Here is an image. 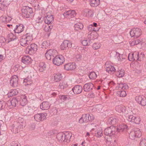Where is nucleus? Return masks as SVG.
<instances>
[{
	"mask_svg": "<svg viewBox=\"0 0 146 146\" xmlns=\"http://www.w3.org/2000/svg\"><path fill=\"white\" fill-rule=\"evenodd\" d=\"M134 53H129L128 55V59L130 61H134Z\"/></svg>",
	"mask_w": 146,
	"mask_h": 146,
	"instance_id": "3c124183",
	"label": "nucleus"
},
{
	"mask_svg": "<svg viewBox=\"0 0 146 146\" xmlns=\"http://www.w3.org/2000/svg\"><path fill=\"white\" fill-rule=\"evenodd\" d=\"M51 113L53 114H56L57 113V110L55 107H54L51 110Z\"/></svg>",
	"mask_w": 146,
	"mask_h": 146,
	"instance_id": "4d7b16f0",
	"label": "nucleus"
},
{
	"mask_svg": "<svg viewBox=\"0 0 146 146\" xmlns=\"http://www.w3.org/2000/svg\"><path fill=\"white\" fill-rule=\"evenodd\" d=\"M99 3L100 0H90V5L92 7H97Z\"/></svg>",
	"mask_w": 146,
	"mask_h": 146,
	"instance_id": "4c0bfd02",
	"label": "nucleus"
},
{
	"mask_svg": "<svg viewBox=\"0 0 146 146\" xmlns=\"http://www.w3.org/2000/svg\"><path fill=\"white\" fill-rule=\"evenodd\" d=\"M33 39L32 35L30 33H27L21 37L20 42L22 46H25L30 43Z\"/></svg>",
	"mask_w": 146,
	"mask_h": 146,
	"instance_id": "f257e3e1",
	"label": "nucleus"
},
{
	"mask_svg": "<svg viewBox=\"0 0 146 146\" xmlns=\"http://www.w3.org/2000/svg\"><path fill=\"white\" fill-rule=\"evenodd\" d=\"M33 80L31 77L28 76L24 80V83L25 86L30 85L33 83Z\"/></svg>",
	"mask_w": 146,
	"mask_h": 146,
	"instance_id": "2f4dec72",
	"label": "nucleus"
},
{
	"mask_svg": "<svg viewBox=\"0 0 146 146\" xmlns=\"http://www.w3.org/2000/svg\"><path fill=\"white\" fill-rule=\"evenodd\" d=\"M141 135V133L138 128H134L130 132L129 135L130 138L134 139L136 137H140Z\"/></svg>",
	"mask_w": 146,
	"mask_h": 146,
	"instance_id": "39448f33",
	"label": "nucleus"
},
{
	"mask_svg": "<svg viewBox=\"0 0 146 146\" xmlns=\"http://www.w3.org/2000/svg\"><path fill=\"white\" fill-rule=\"evenodd\" d=\"M46 114L44 113L36 114L34 116L35 119L37 121H42L46 119Z\"/></svg>",
	"mask_w": 146,
	"mask_h": 146,
	"instance_id": "ddd939ff",
	"label": "nucleus"
},
{
	"mask_svg": "<svg viewBox=\"0 0 146 146\" xmlns=\"http://www.w3.org/2000/svg\"><path fill=\"white\" fill-rule=\"evenodd\" d=\"M128 88V86L127 85L125 84H123V90L127 89Z\"/></svg>",
	"mask_w": 146,
	"mask_h": 146,
	"instance_id": "774afa93",
	"label": "nucleus"
},
{
	"mask_svg": "<svg viewBox=\"0 0 146 146\" xmlns=\"http://www.w3.org/2000/svg\"><path fill=\"white\" fill-rule=\"evenodd\" d=\"M18 104V101L16 98H11L7 102V107L9 108L15 107Z\"/></svg>",
	"mask_w": 146,
	"mask_h": 146,
	"instance_id": "9d476101",
	"label": "nucleus"
},
{
	"mask_svg": "<svg viewBox=\"0 0 146 146\" xmlns=\"http://www.w3.org/2000/svg\"><path fill=\"white\" fill-rule=\"evenodd\" d=\"M7 106V103L4 101H0V110L4 108Z\"/></svg>",
	"mask_w": 146,
	"mask_h": 146,
	"instance_id": "de8ad7c7",
	"label": "nucleus"
},
{
	"mask_svg": "<svg viewBox=\"0 0 146 146\" xmlns=\"http://www.w3.org/2000/svg\"><path fill=\"white\" fill-rule=\"evenodd\" d=\"M32 60L29 56H24L22 59V62L24 64H28L31 63Z\"/></svg>",
	"mask_w": 146,
	"mask_h": 146,
	"instance_id": "a878e982",
	"label": "nucleus"
},
{
	"mask_svg": "<svg viewBox=\"0 0 146 146\" xmlns=\"http://www.w3.org/2000/svg\"><path fill=\"white\" fill-rule=\"evenodd\" d=\"M119 95L121 97H125L126 95V93L125 91H122L119 92Z\"/></svg>",
	"mask_w": 146,
	"mask_h": 146,
	"instance_id": "864d4df0",
	"label": "nucleus"
},
{
	"mask_svg": "<svg viewBox=\"0 0 146 146\" xmlns=\"http://www.w3.org/2000/svg\"><path fill=\"white\" fill-rule=\"evenodd\" d=\"M18 122L17 125L19 129H23L26 125L25 121L21 117H19L18 119Z\"/></svg>",
	"mask_w": 146,
	"mask_h": 146,
	"instance_id": "f3484780",
	"label": "nucleus"
},
{
	"mask_svg": "<svg viewBox=\"0 0 146 146\" xmlns=\"http://www.w3.org/2000/svg\"><path fill=\"white\" fill-rule=\"evenodd\" d=\"M135 100L139 104L142 106L146 105V98L143 96H137L135 98Z\"/></svg>",
	"mask_w": 146,
	"mask_h": 146,
	"instance_id": "9b49d317",
	"label": "nucleus"
},
{
	"mask_svg": "<svg viewBox=\"0 0 146 146\" xmlns=\"http://www.w3.org/2000/svg\"><path fill=\"white\" fill-rule=\"evenodd\" d=\"M53 26L52 25H50L49 24L46 26V27L45 29L47 28L48 29L47 30L46 29L45 30H47V31H51V29H52Z\"/></svg>",
	"mask_w": 146,
	"mask_h": 146,
	"instance_id": "680f3d73",
	"label": "nucleus"
},
{
	"mask_svg": "<svg viewBox=\"0 0 146 146\" xmlns=\"http://www.w3.org/2000/svg\"><path fill=\"white\" fill-rule=\"evenodd\" d=\"M93 86V85L92 83H88L84 85L83 90L85 92H89L92 90Z\"/></svg>",
	"mask_w": 146,
	"mask_h": 146,
	"instance_id": "a211bd4d",
	"label": "nucleus"
},
{
	"mask_svg": "<svg viewBox=\"0 0 146 146\" xmlns=\"http://www.w3.org/2000/svg\"><path fill=\"white\" fill-rule=\"evenodd\" d=\"M50 104L48 102H44L40 105V108L42 110H47L50 107Z\"/></svg>",
	"mask_w": 146,
	"mask_h": 146,
	"instance_id": "5701e85b",
	"label": "nucleus"
},
{
	"mask_svg": "<svg viewBox=\"0 0 146 146\" xmlns=\"http://www.w3.org/2000/svg\"><path fill=\"white\" fill-rule=\"evenodd\" d=\"M88 29L90 32L93 31L94 30V27L92 25H90L88 26L87 27Z\"/></svg>",
	"mask_w": 146,
	"mask_h": 146,
	"instance_id": "13d9d810",
	"label": "nucleus"
},
{
	"mask_svg": "<svg viewBox=\"0 0 146 146\" xmlns=\"http://www.w3.org/2000/svg\"><path fill=\"white\" fill-rule=\"evenodd\" d=\"M65 137H64L65 141L68 142L69 141V140L70 139L71 137V134L70 133H67L66 134H65Z\"/></svg>",
	"mask_w": 146,
	"mask_h": 146,
	"instance_id": "a18cd8bd",
	"label": "nucleus"
},
{
	"mask_svg": "<svg viewBox=\"0 0 146 146\" xmlns=\"http://www.w3.org/2000/svg\"><path fill=\"white\" fill-rule=\"evenodd\" d=\"M54 21L53 17L52 15H47L44 22L45 23L49 24L51 23Z\"/></svg>",
	"mask_w": 146,
	"mask_h": 146,
	"instance_id": "c756f323",
	"label": "nucleus"
},
{
	"mask_svg": "<svg viewBox=\"0 0 146 146\" xmlns=\"http://www.w3.org/2000/svg\"><path fill=\"white\" fill-rule=\"evenodd\" d=\"M10 128L11 131L14 134L17 133L18 131H20V129H19L17 126L16 125H15L14 124L12 125L11 127Z\"/></svg>",
	"mask_w": 146,
	"mask_h": 146,
	"instance_id": "72a5a7b5",
	"label": "nucleus"
},
{
	"mask_svg": "<svg viewBox=\"0 0 146 146\" xmlns=\"http://www.w3.org/2000/svg\"><path fill=\"white\" fill-rule=\"evenodd\" d=\"M38 69L40 72H43L46 69V64L43 62L40 63L38 66Z\"/></svg>",
	"mask_w": 146,
	"mask_h": 146,
	"instance_id": "e433bc0d",
	"label": "nucleus"
},
{
	"mask_svg": "<svg viewBox=\"0 0 146 146\" xmlns=\"http://www.w3.org/2000/svg\"><path fill=\"white\" fill-rule=\"evenodd\" d=\"M76 68V66L74 63L66 64L64 66L65 69L67 70H72Z\"/></svg>",
	"mask_w": 146,
	"mask_h": 146,
	"instance_id": "b1692460",
	"label": "nucleus"
},
{
	"mask_svg": "<svg viewBox=\"0 0 146 146\" xmlns=\"http://www.w3.org/2000/svg\"><path fill=\"white\" fill-rule=\"evenodd\" d=\"M49 43H48L46 41H44L42 43V48H46L49 46Z\"/></svg>",
	"mask_w": 146,
	"mask_h": 146,
	"instance_id": "09e8293b",
	"label": "nucleus"
},
{
	"mask_svg": "<svg viewBox=\"0 0 146 146\" xmlns=\"http://www.w3.org/2000/svg\"><path fill=\"white\" fill-rule=\"evenodd\" d=\"M37 50V45L35 44H31L26 48V53L30 54L35 53Z\"/></svg>",
	"mask_w": 146,
	"mask_h": 146,
	"instance_id": "6e6552de",
	"label": "nucleus"
},
{
	"mask_svg": "<svg viewBox=\"0 0 146 146\" xmlns=\"http://www.w3.org/2000/svg\"><path fill=\"white\" fill-rule=\"evenodd\" d=\"M142 31L139 28H136L132 29L130 32L131 37L137 38L140 36L142 34Z\"/></svg>",
	"mask_w": 146,
	"mask_h": 146,
	"instance_id": "7ed1b4c3",
	"label": "nucleus"
},
{
	"mask_svg": "<svg viewBox=\"0 0 146 146\" xmlns=\"http://www.w3.org/2000/svg\"><path fill=\"white\" fill-rule=\"evenodd\" d=\"M57 52L56 50L54 49H49L47 51L45 54L46 59L50 60L51 58L53 59L54 56H56Z\"/></svg>",
	"mask_w": 146,
	"mask_h": 146,
	"instance_id": "0eeeda50",
	"label": "nucleus"
},
{
	"mask_svg": "<svg viewBox=\"0 0 146 146\" xmlns=\"http://www.w3.org/2000/svg\"><path fill=\"white\" fill-rule=\"evenodd\" d=\"M135 116L133 115H129L127 119L130 122H133L134 119L133 117H134Z\"/></svg>",
	"mask_w": 146,
	"mask_h": 146,
	"instance_id": "5fc2aeb1",
	"label": "nucleus"
},
{
	"mask_svg": "<svg viewBox=\"0 0 146 146\" xmlns=\"http://www.w3.org/2000/svg\"><path fill=\"white\" fill-rule=\"evenodd\" d=\"M88 96L90 98H94L95 96L94 93L92 92H90L88 94Z\"/></svg>",
	"mask_w": 146,
	"mask_h": 146,
	"instance_id": "69168bd1",
	"label": "nucleus"
},
{
	"mask_svg": "<svg viewBox=\"0 0 146 146\" xmlns=\"http://www.w3.org/2000/svg\"><path fill=\"white\" fill-rule=\"evenodd\" d=\"M53 64L56 66H60L64 62V58L62 55L56 56L52 59Z\"/></svg>",
	"mask_w": 146,
	"mask_h": 146,
	"instance_id": "20e7f679",
	"label": "nucleus"
},
{
	"mask_svg": "<svg viewBox=\"0 0 146 146\" xmlns=\"http://www.w3.org/2000/svg\"><path fill=\"white\" fill-rule=\"evenodd\" d=\"M18 110L19 112L24 115H30L33 112V109H29L27 106H22Z\"/></svg>",
	"mask_w": 146,
	"mask_h": 146,
	"instance_id": "f03ea898",
	"label": "nucleus"
},
{
	"mask_svg": "<svg viewBox=\"0 0 146 146\" xmlns=\"http://www.w3.org/2000/svg\"><path fill=\"white\" fill-rule=\"evenodd\" d=\"M89 77L91 79H94L97 77V74L94 72H90L89 75Z\"/></svg>",
	"mask_w": 146,
	"mask_h": 146,
	"instance_id": "37998d69",
	"label": "nucleus"
},
{
	"mask_svg": "<svg viewBox=\"0 0 146 146\" xmlns=\"http://www.w3.org/2000/svg\"><path fill=\"white\" fill-rule=\"evenodd\" d=\"M139 146H146V139H141Z\"/></svg>",
	"mask_w": 146,
	"mask_h": 146,
	"instance_id": "603ef678",
	"label": "nucleus"
},
{
	"mask_svg": "<svg viewBox=\"0 0 146 146\" xmlns=\"http://www.w3.org/2000/svg\"><path fill=\"white\" fill-rule=\"evenodd\" d=\"M18 78L16 75H14L11 77L10 81L11 85L13 87L17 86L18 84Z\"/></svg>",
	"mask_w": 146,
	"mask_h": 146,
	"instance_id": "2eb2a0df",
	"label": "nucleus"
},
{
	"mask_svg": "<svg viewBox=\"0 0 146 146\" xmlns=\"http://www.w3.org/2000/svg\"><path fill=\"white\" fill-rule=\"evenodd\" d=\"M8 4L5 0H1L0 1V9H3L6 7Z\"/></svg>",
	"mask_w": 146,
	"mask_h": 146,
	"instance_id": "58836bf2",
	"label": "nucleus"
},
{
	"mask_svg": "<svg viewBox=\"0 0 146 146\" xmlns=\"http://www.w3.org/2000/svg\"><path fill=\"white\" fill-rule=\"evenodd\" d=\"M124 72L123 70L121 69L117 72L116 75L119 77H121L123 76Z\"/></svg>",
	"mask_w": 146,
	"mask_h": 146,
	"instance_id": "79ce46f5",
	"label": "nucleus"
},
{
	"mask_svg": "<svg viewBox=\"0 0 146 146\" xmlns=\"http://www.w3.org/2000/svg\"><path fill=\"white\" fill-rule=\"evenodd\" d=\"M92 114L89 113L84 114L83 115V117L84 119V121L85 122H88L92 119L93 117H92Z\"/></svg>",
	"mask_w": 146,
	"mask_h": 146,
	"instance_id": "cd10ccee",
	"label": "nucleus"
},
{
	"mask_svg": "<svg viewBox=\"0 0 146 146\" xmlns=\"http://www.w3.org/2000/svg\"><path fill=\"white\" fill-rule=\"evenodd\" d=\"M11 146H21L20 144L17 142L13 141L11 144Z\"/></svg>",
	"mask_w": 146,
	"mask_h": 146,
	"instance_id": "052dcab7",
	"label": "nucleus"
},
{
	"mask_svg": "<svg viewBox=\"0 0 146 146\" xmlns=\"http://www.w3.org/2000/svg\"><path fill=\"white\" fill-rule=\"evenodd\" d=\"M62 76L60 73H57L55 74L54 76V80L56 82L60 81L62 78Z\"/></svg>",
	"mask_w": 146,
	"mask_h": 146,
	"instance_id": "c9c22d12",
	"label": "nucleus"
},
{
	"mask_svg": "<svg viewBox=\"0 0 146 146\" xmlns=\"http://www.w3.org/2000/svg\"><path fill=\"white\" fill-rule=\"evenodd\" d=\"M5 38L3 36L0 37V43L2 44L6 42Z\"/></svg>",
	"mask_w": 146,
	"mask_h": 146,
	"instance_id": "e2e57ef3",
	"label": "nucleus"
},
{
	"mask_svg": "<svg viewBox=\"0 0 146 146\" xmlns=\"http://www.w3.org/2000/svg\"><path fill=\"white\" fill-rule=\"evenodd\" d=\"M82 87L80 85H78L75 86L72 89L74 93L77 94L80 93L82 90Z\"/></svg>",
	"mask_w": 146,
	"mask_h": 146,
	"instance_id": "412c9836",
	"label": "nucleus"
},
{
	"mask_svg": "<svg viewBox=\"0 0 146 146\" xmlns=\"http://www.w3.org/2000/svg\"><path fill=\"white\" fill-rule=\"evenodd\" d=\"M18 93V90L16 89L11 90L10 92L8 93V97H11L13 96L17 95Z\"/></svg>",
	"mask_w": 146,
	"mask_h": 146,
	"instance_id": "a19ab883",
	"label": "nucleus"
},
{
	"mask_svg": "<svg viewBox=\"0 0 146 146\" xmlns=\"http://www.w3.org/2000/svg\"><path fill=\"white\" fill-rule=\"evenodd\" d=\"M101 46V44L96 43H95L92 46L93 48L95 50H96L99 49Z\"/></svg>",
	"mask_w": 146,
	"mask_h": 146,
	"instance_id": "8fccbe9b",
	"label": "nucleus"
},
{
	"mask_svg": "<svg viewBox=\"0 0 146 146\" xmlns=\"http://www.w3.org/2000/svg\"><path fill=\"white\" fill-rule=\"evenodd\" d=\"M117 87H118L119 89H123V84L122 83H117Z\"/></svg>",
	"mask_w": 146,
	"mask_h": 146,
	"instance_id": "0e129e2a",
	"label": "nucleus"
},
{
	"mask_svg": "<svg viewBox=\"0 0 146 146\" xmlns=\"http://www.w3.org/2000/svg\"><path fill=\"white\" fill-rule=\"evenodd\" d=\"M117 130L116 127L111 126L105 129L104 133L106 135H113L115 134Z\"/></svg>",
	"mask_w": 146,
	"mask_h": 146,
	"instance_id": "423d86ee",
	"label": "nucleus"
},
{
	"mask_svg": "<svg viewBox=\"0 0 146 146\" xmlns=\"http://www.w3.org/2000/svg\"><path fill=\"white\" fill-rule=\"evenodd\" d=\"M68 86L67 82L65 81H63L60 83L59 88L61 89H64L66 88Z\"/></svg>",
	"mask_w": 146,
	"mask_h": 146,
	"instance_id": "ea45409f",
	"label": "nucleus"
},
{
	"mask_svg": "<svg viewBox=\"0 0 146 146\" xmlns=\"http://www.w3.org/2000/svg\"><path fill=\"white\" fill-rule=\"evenodd\" d=\"M82 44L84 46H86L87 45L88 46L90 45V44L88 43L87 40H83L82 42Z\"/></svg>",
	"mask_w": 146,
	"mask_h": 146,
	"instance_id": "bf43d9fd",
	"label": "nucleus"
},
{
	"mask_svg": "<svg viewBox=\"0 0 146 146\" xmlns=\"http://www.w3.org/2000/svg\"><path fill=\"white\" fill-rule=\"evenodd\" d=\"M72 43L67 40H64L61 45V49L64 50L67 48H71L72 47Z\"/></svg>",
	"mask_w": 146,
	"mask_h": 146,
	"instance_id": "dca6fc26",
	"label": "nucleus"
},
{
	"mask_svg": "<svg viewBox=\"0 0 146 146\" xmlns=\"http://www.w3.org/2000/svg\"><path fill=\"white\" fill-rule=\"evenodd\" d=\"M27 101L26 96L25 95L21 96L20 100V104L22 106H24L27 104Z\"/></svg>",
	"mask_w": 146,
	"mask_h": 146,
	"instance_id": "c85d7f7f",
	"label": "nucleus"
},
{
	"mask_svg": "<svg viewBox=\"0 0 146 146\" xmlns=\"http://www.w3.org/2000/svg\"><path fill=\"white\" fill-rule=\"evenodd\" d=\"M115 110L120 113H122L125 114L127 113V111L126 108L123 106L119 105L116 106L115 107Z\"/></svg>",
	"mask_w": 146,
	"mask_h": 146,
	"instance_id": "6ab92c4d",
	"label": "nucleus"
},
{
	"mask_svg": "<svg viewBox=\"0 0 146 146\" xmlns=\"http://www.w3.org/2000/svg\"><path fill=\"white\" fill-rule=\"evenodd\" d=\"M24 27V26L22 24L17 25L14 30V31L15 33H21L23 31Z\"/></svg>",
	"mask_w": 146,
	"mask_h": 146,
	"instance_id": "4be33fe9",
	"label": "nucleus"
},
{
	"mask_svg": "<svg viewBox=\"0 0 146 146\" xmlns=\"http://www.w3.org/2000/svg\"><path fill=\"white\" fill-rule=\"evenodd\" d=\"M134 58L135 59L134 61L139 60V53L137 52H135L134 53Z\"/></svg>",
	"mask_w": 146,
	"mask_h": 146,
	"instance_id": "6e6d98bb",
	"label": "nucleus"
},
{
	"mask_svg": "<svg viewBox=\"0 0 146 146\" xmlns=\"http://www.w3.org/2000/svg\"><path fill=\"white\" fill-rule=\"evenodd\" d=\"M127 126L126 124H122L119 125L117 127V131L121 132L124 130H127Z\"/></svg>",
	"mask_w": 146,
	"mask_h": 146,
	"instance_id": "bb28decb",
	"label": "nucleus"
},
{
	"mask_svg": "<svg viewBox=\"0 0 146 146\" xmlns=\"http://www.w3.org/2000/svg\"><path fill=\"white\" fill-rule=\"evenodd\" d=\"M76 13L74 10H69L65 12L63 15L64 17L70 19L75 16Z\"/></svg>",
	"mask_w": 146,
	"mask_h": 146,
	"instance_id": "4468645a",
	"label": "nucleus"
},
{
	"mask_svg": "<svg viewBox=\"0 0 146 146\" xmlns=\"http://www.w3.org/2000/svg\"><path fill=\"white\" fill-rule=\"evenodd\" d=\"M67 98L66 96L62 95L61 96L60 99L64 101L66 100Z\"/></svg>",
	"mask_w": 146,
	"mask_h": 146,
	"instance_id": "338daca9",
	"label": "nucleus"
},
{
	"mask_svg": "<svg viewBox=\"0 0 146 146\" xmlns=\"http://www.w3.org/2000/svg\"><path fill=\"white\" fill-rule=\"evenodd\" d=\"M65 134L62 133H58L56 135V138L59 141H64Z\"/></svg>",
	"mask_w": 146,
	"mask_h": 146,
	"instance_id": "7c9ffc66",
	"label": "nucleus"
},
{
	"mask_svg": "<svg viewBox=\"0 0 146 146\" xmlns=\"http://www.w3.org/2000/svg\"><path fill=\"white\" fill-rule=\"evenodd\" d=\"M118 120L115 117H109L107 122L109 124L114 125L117 122Z\"/></svg>",
	"mask_w": 146,
	"mask_h": 146,
	"instance_id": "393cba45",
	"label": "nucleus"
},
{
	"mask_svg": "<svg viewBox=\"0 0 146 146\" xmlns=\"http://www.w3.org/2000/svg\"><path fill=\"white\" fill-rule=\"evenodd\" d=\"M32 12V9L28 7H24L22 9V15L25 18H29L30 14Z\"/></svg>",
	"mask_w": 146,
	"mask_h": 146,
	"instance_id": "1a4fd4ad",
	"label": "nucleus"
},
{
	"mask_svg": "<svg viewBox=\"0 0 146 146\" xmlns=\"http://www.w3.org/2000/svg\"><path fill=\"white\" fill-rule=\"evenodd\" d=\"M2 20L3 22L4 23L7 22H9L11 20V17L8 16H5L2 17Z\"/></svg>",
	"mask_w": 146,
	"mask_h": 146,
	"instance_id": "c03bdc74",
	"label": "nucleus"
},
{
	"mask_svg": "<svg viewBox=\"0 0 146 146\" xmlns=\"http://www.w3.org/2000/svg\"><path fill=\"white\" fill-rule=\"evenodd\" d=\"M74 27L75 30L79 31L83 28V26L82 23H78L74 25Z\"/></svg>",
	"mask_w": 146,
	"mask_h": 146,
	"instance_id": "f704fd0d",
	"label": "nucleus"
},
{
	"mask_svg": "<svg viewBox=\"0 0 146 146\" xmlns=\"http://www.w3.org/2000/svg\"><path fill=\"white\" fill-rule=\"evenodd\" d=\"M134 121L133 122L137 124H139L141 121L140 118L138 116H135L134 117H133Z\"/></svg>",
	"mask_w": 146,
	"mask_h": 146,
	"instance_id": "49530a36",
	"label": "nucleus"
},
{
	"mask_svg": "<svg viewBox=\"0 0 146 146\" xmlns=\"http://www.w3.org/2000/svg\"><path fill=\"white\" fill-rule=\"evenodd\" d=\"M109 62L106 63V70L110 74L113 73L115 71V68L111 64H109Z\"/></svg>",
	"mask_w": 146,
	"mask_h": 146,
	"instance_id": "f8f14e48",
	"label": "nucleus"
},
{
	"mask_svg": "<svg viewBox=\"0 0 146 146\" xmlns=\"http://www.w3.org/2000/svg\"><path fill=\"white\" fill-rule=\"evenodd\" d=\"M116 139L113 138V136H109L107 138L106 140V143L108 145H110L111 146H113L115 143Z\"/></svg>",
	"mask_w": 146,
	"mask_h": 146,
	"instance_id": "aec40b11",
	"label": "nucleus"
},
{
	"mask_svg": "<svg viewBox=\"0 0 146 146\" xmlns=\"http://www.w3.org/2000/svg\"><path fill=\"white\" fill-rule=\"evenodd\" d=\"M102 129L100 127H98L96 131L95 136L98 137H100L102 136Z\"/></svg>",
	"mask_w": 146,
	"mask_h": 146,
	"instance_id": "473e14b6",
	"label": "nucleus"
}]
</instances>
